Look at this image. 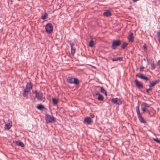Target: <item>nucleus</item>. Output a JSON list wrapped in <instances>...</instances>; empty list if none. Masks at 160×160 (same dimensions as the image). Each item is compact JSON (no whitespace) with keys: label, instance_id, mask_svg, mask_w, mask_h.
Wrapping results in <instances>:
<instances>
[{"label":"nucleus","instance_id":"1","mask_svg":"<svg viewBox=\"0 0 160 160\" xmlns=\"http://www.w3.org/2000/svg\"><path fill=\"white\" fill-rule=\"evenodd\" d=\"M32 86L31 82L27 83L26 88L24 90L23 94L24 97H27L28 94L30 93L31 90L32 89Z\"/></svg>","mask_w":160,"mask_h":160},{"label":"nucleus","instance_id":"2","mask_svg":"<svg viewBox=\"0 0 160 160\" xmlns=\"http://www.w3.org/2000/svg\"><path fill=\"white\" fill-rule=\"evenodd\" d=\"M45 120L47 123H49L56 122V119L52 116L48 114L45 115Z\"/></svg>","mask_w":160,"mask_h":160},{"label":"nucleus","instance_id":"3","mask_svg":"<svg viewBox=\"0 0 160 160\" xmlns=\"http://www.w3.org/2000/svg\"><path fill=\"white\" fill-rule=\"evenodd\" d=\"M45 29L48 33L50 34L53 31V26L51 23H48L46 26Z\"/></svg>","mask_w":160,"mask_h":160},{"label":"nucleus","instance_id":"4","mask_svg":"<svg viewBox=\"0 0 160 160\" xmlns=\"http://www.w3.org/2000/svg\"><path fill=\"white\" fill-rule=\"evenodd\" d=\"M67 81L68 82L71 84H74L77 85L79 83V81L76 78H70L67 79Z\"/></svg>","mask_w":160,"mask_h":160},{"label":"nucleus","instance_id":"5","mask_svg":"<svg viewBox=\"0 0 160 160\" xmlns=\"http://www.w3.org/2000/svg\"><path fill=\"white\" fill-rule=\"evenodd\" d=\"M35 97L39 101H42L44 100V98L42 96V94L40 92H38L37 91L34 92Z\"/></svg>","mask_w":160,"mask_h":160},{"label":"nucleus","instance_id":"6","mask_svg":"<svg viewBox=\"0 0 160 160\" xmlns=\"http://www.w3.org/2000/svg\"><path fill=\"white\" fill-rule=\"evenodd\" d=\"M121 43V41L119 40H115L113 42L112 44V48L115 49L116 48L117 46L119 45Z\"/></svg>","mask_w":160,"mask_h":160},{"label":"nucleus","instance_id":"7","mask_svg":"<svg viewBox=\"0 0 160 160\" xmlns=\"http://www.w3.org/2000/svg\"><path fill=\"white\" fill-rule=\"evenodd\" d=\"M111 101L116 105H119L122 103V102L120 99L118 98H112L111 100Z\"/></svg>","mask_w":160,"mask_h":160},{"label":"nucleus","instance_id":"8","mask_svg":"<svg viewBox=\"0 0 160 160\" xmlns=\"http://www.w3.org/2000/svg\"><path fill=\"white\" fill-rule=\"evenodd\" d=\"M134 82L136 85L139 88H142L143 85L137 79H135L134 80Z\"/></svg>","mask_w":160,"mask_h":160},{"label":"nucleus","instance_id":"9","mask_svg":"<svg viewBox=\"0 0 160 160\" xmlns=\"http://www.w3.org/2000/svg\"><path fill=\"white\" fill-rule=\"evenodd\" d=\"M159 82V80H155L152 82H149V85L150 88L153 87L155 85L158 84Z\"/></svg>","mask_w":160,"mask_h":160},{"label":"nucleus","instance_id":"10","mask_svg":"<svg viewBox=\"0 0 160 160\" xmlns=\"http://www.w3.org/2000/svg\"><path fill=\"white\" fill-rule=\"evenodd\" d=\"M92 122V120L89 117H87L85 118L84 121V122L89 124H90Z\"/></svg>","mask_w":160,"mask_h":160},{"label":"nucleus","instance_id":"11","mask_svg":"<svg viewBox=\"0 0 160 160\" xmlns=\"http://www.w3.org/2000/svg\"><path fill=\"white\" fill-rule=\"evenodd\" d=\"M74 44L70 43L71 48V53L72 56H73L75 52V48L73 47Z\"/></svg>","mask_w":160,"mask_h":160},{"label":"nucleus","instance_id":"12","mask_svg":"<svg viewBox=\"0 0 160 160\" xmlns=\"http://www.w3.org/2000/svg\"><path fill=\"white\" fill-rule=\"evenodd\" d=\"M133 33L132 32L130 33L128 36V39L130 42H132L134 41V37L133 36Z\"/></svg>","mask_w":160,"mask_h":160},{"label":"nucleus","instance_id":"13","mask_svg":"<svg viewBox=\"0 0 160 160\" xmlns=\"http://www.w3.org/2000/svg\"><path fill=\"white\" fill-rule=\"evenodd\" d=\"M138 116L139 119V120L141 123H146V120L144 119L141 116V114L138 115Z\"/></svg>","mask_w":160,"mask_h":160},{"label":"nucleus","instance_id":"14","mask_svg":"<svg viewBox=\"0 0 160 160\" xmlns=\"http://www.w3.org/2000/svg\"><path fill=\"white\" fill-rule=\"evenodd\" d=\"M136 76L138 77L141 79H142L146 80H148V78L147 77L144 76L142 74H140V75L137 74L136 75Z\"/></svg>","mask_w":160,"mask_h":160},{"label":"nucleus","instance_id":"15","mask_svg":"<svg viewBox=\"0 0 160 160\" xmlns=\"http://www.w3.org/2000/svg\"><path fill=\"white\" fill-rule=\"evenodd\" d=\"M12 125V122H9L8 123H7L5 124V128L6 129H7V130L11 128Z\"/></svg>","mask_w":160,"mask_h":160},{"label":"nucleus","instance_id":"16","mask_svg":"<svg viewBox=\"0 0 160 160\" xmlns=\"http://www.w3.org/2000/svg\"><path fill=\"white\" fill-rule=\"evenodd\" d=\"M103 15L106 17H108L111 15V13L109 10H107L104 12L103 14Z\"/></svg>","mask_w":160,"mask_h":160},{"label":"nucleus","instance_id":"17","mask_svg":"<svg viewBox=\"0 0 160 160\" xmlns=\"http://www.w3.org/2000/svg\"><path fill=\"white\" fill-rule=\"evenodd\" d=\"M96 95L98 96V99L99 100L102 101L103 99V96L99 93H96Z\"/></svg>","mask_w":160,"mask_h":160},{"label":"nucleus","instance_id":"18","mask_svg":"<svg viewBox=\"0 0 160 160\" xmlns=\"http://www.w3.org/2000/svg\"><path fill=\"white\" fill-rule=\"evenodd\" d=\"M141 107L146 108L149 107L150 105L145 102H142L141 105Z\"/></svg>","mask_w":160,"mask_h":160},{"label":"nucleus","instance_id":"19","mask_svg":"<svg viewBox=\"0 0 160 160\" xmlns=\"http://www.w3.org/2000/svg\"><path fill=\"white\" fill-rule=\"evenodd\" d=\"M122 57L116 58L112 59L113 61H121L122 60Z\"/></svg>","mask_w":160,"mask_h":160},{"label":"nucleus","instance_id":"20","mask_svg":"<svg viewBox=\"0 0 160 160\" xmlns=\"http://www.w3.org/2000/svg\"><path fill=\"white\" fill-rule=\"evenodd\" d=\"M94 44V42L92 40H91L89 43V46L91 47H92Z\"/></svg>","mask_w":160,"mask_h":160},{"label":"nucleus","instance_id":"21","mask_svg":"<svg viewBox=\"0 0 160 160\" xmlns=\"http://www.w3.org/2000/svg\"><path fill=\"white\" fill-rule=\"evenodd\" d=\"M16 144L17 145H18L19 146H20L21 147H23L24 146V144L23 143L21 142H17Z\"/></svg>","mask_w":160,"mask_h":160},{"label":"nucleus","instance_id":"22","mask_svg":"<svg viewBox=\"0 0 160 160\" xmlns=\"http://www.w3.org/2000/svg\"><path fill=\"white\" fill-rule=\"evenodd\" d=\"M101 91L102 93L105 94V95L107 96V93L106 91L102 87H101Z\"/></svg>","mask_w":160,"mask_h":160},{"label":"nucleus","instance_id":"23","mask_svg":"<svg viewBox=\"0 0 160 160\" xmlns=\"http://www.w3.org/2000/svg\"><path fill=\"white\" fill-rule=\"evenodd\" d=\"M48 17V14L47 13H45L43 15H42V19H45L47 18Z\"/></svg>","mask_w":160,"mask_h":160},{"label":"nucleus","instance_id":"24","mask_svg":"<svg viewBox=\"0 0 160 160\" xmlns=\"http://www.w3.org/2000/svg\"><path fill=\"white\" fill-rule=\"evenodd\" d=\"M37 107L39 110H42L44 108L43 106L41 104L38 105L37 106Z\"/></svg>","mask_w":160,"mask_h":160},{"label":"nucleus","instance_id":"25","mask_svg":"<svg viewBox=\"0 0 160 160\" xmlns=\"http://www.w3.org/2000/svg\"><path fill=\"white\" fill-rule=\"evenodd\" d=\"M52 101L53 103L55 105L57 104L58 103V100L56 99L55 98H53L52 99Z\"/></svg>","mask_w":160,"mask_h":160},{"label":"nucleus","instance_id":"26","mask_svg":"<svg viewBox=\"0 0 160 160\" xmlns=\"http://www.w3.org/2000/svg\"><path fill=\"white\" fill-rule=\"evenodd\" d=\"M136 111L137 114V115L140 114V111H139V106H137L136 107Z\"/></svg>","mask_w":160,"mask_h":160},{"label":"nucleus","instance_id":"27","mask_svg":"<svg viewBox=\"0 0 160 160\" xmlns=\"http://www.w3.org/2000/svg\"><path fill=\"white\" fill-rule=\"evenodd\" d=\"M157 36L158 38V41L160 43V31H158L157 32Z\"/></svg>","mask_w":160,"mask_h":160},{"label":"nucleus","instance_id":"28","mask_svg":"<svg viewBox=\"0 0 160 160\" xmlns=\"http://www.w3.org/2000/svg\"><path fill=\"white\" fill-rule=\"evenodd\" d=\"M128 45V44L126 43H123V44L121 45V48L124 49V48L126 47H127V46Z\"/></svg>","mask_w":160,"mask_h":160},{"label":"nucleus","instance_id":"29","mask_svg":"<svg viewBox=\"0 0 160 160\" xmlns=\"http://www.w3.org/2000/svg\"><path fill=\"white\" fill-rule=\"evenodd\" d=\"M151 88H150L149 89H148L146 90L148 94H149L150 92H151L152 91V89Z\"/></svg>","mask_w":160,"mask_h":160},{"label":"nucleus","instance_id":"30","mask_svg":"<svg viewBox=\"0 0 160 160\" xmlns=\"http://www.w3.org/2000/svg\"><path fill=\"white\" fill-rule=\"evenodd\" d=\"M151 68L152 69H154L155 68V66L154 63H152L151 64Z\"/></svg>","mask_w":160,"mask_h":160},{"label":"nucleus","instance_id":"31","mask_svg":"<svg viewBox=\"0 0 160 160\" xmlns=\"http://www.w3.org/2000/svg\"><path fill=\"white\" fill-rule=\"evenodd\" d=\"M153 139L154 141H156V142L160 143V140L158 139L157 138H153Z\"/></svg>","mask_w":160,"mask_h":160},{"label":"nucleus","instance_id":"32","mask_svg":"<svg viewBox=\"0 0 160 160\" xmlns=\"http://www.w3.org/2000/svg\"><path fill=\"white\" fill-rule=\"evenodd\" d=\"M141 110L143 111V113L147 111L146 108H145L142 107H141Z\"/></svg>","mask_w":160,"mask_h":160},{"label":"nucleus","instance_id":"33","mask_svg":"<svg viewBox=\"0 0 160 160\" xmlns=\"http://www.w3.org/2000/svg\"><path fill=\"white\" fill-rule=\"evenodd\" d=\"M144 67L143 66L141 67L140 68V71H142L143 69L144 68Z\"/></svg>","mask_w":160,"mask_h":160},{"label":"nucleus","instance_id":"34","mask_svg":"<svg viewBox=\"0 0 160 160\" xmlns=\"http://www.w3.org/2000/svg\"><path fill=\"white\" fill-rule=\"evenodd\" d=\"M157 65L160 67V60L158 61Z\"/></svg>","mask_w":160,"mask_h":160},{"label":"nucleus","instance_id":"35","mask_svg":"<svg viewBox=\"0 0 160 160\" xmlns=\"http://www.w3.org/2000/svg\"><path fill=\"white\" fill-rule=\"evenodd\" d=\"M90 116L92 117V118H94L95 116L94 114H92L91 113L90 114Z\"/></svg>","mask_w":160,"mask_h":160},{"label":"nucleus","instance_id":"36","mask_svg":"<svg viewBox=\"0 0 160 160\" xmlns=\"http://www.w3.org/2000/svg\"><path fill=\"white\" fill-rule=\"evenodd\" d=\"M144 48L145 49H147V47L146 46L144 45L143 46Z\"/></svg>","mask_w":160,"mask_h":160},{"label":"nucleus","instance_id":"37","mask_svg":"<svg viewBox=\"0 0 160 160\" xmlns=\"http://www.w3.org/2000/svg\"><path fill=\"white\" fill-rule=\"evenodd\" d=\"M146 111L147 112H148L149 113H150V112L148 110H147V111Z\"/></svg>","mask_w":160,"mask_h":160}]
</instances>
